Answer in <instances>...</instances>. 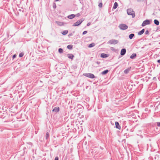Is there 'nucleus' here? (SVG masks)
I'll return each mask as SVG.
<instances>
[{
	"mask_svg": "<svg viewBox=\"0 0 160 160\" xmlns=\"http://www.w3.org/2000/svg\"><path fill=\"white\" fill-rule=\"evenodd\" d=\"M127 12L128 15H131L132 18H133L135 17V13L132 9L131 8L128 9L127 10Z\"/></svg>",
	"mask_w": 160,
	"mask_h": 160,
	"instance_id": "f257e3e1",
	"label": "nucleus"
},
{
	"mask_svg": "<svg viewBox=\"0 0 160 160\" xmlns=\"http://www.w3.org/2000/svg\"><path fill=\"white\" fill-rule=\"evenodd\" d=\"M83 75L85 77L89 78H90L93 79L95 78L94 75L92 73H84Z\"/></svg>",
	"mask_w": 160,
	"mask_h": 160,
	"instance_id": "f03ea898",
	"label": "nucleus"
},
{
	"mask_svg": "<svg viewBox=\"0 0 160 160\" xmlns=\"http://www.w3.org/2000/svg\"><path fill=\"white\" fill-rule=\"evenodd\" d=\"M120 29L122 30H125L128 29V26L125 24H121L119 26Z\"/></svg>",
	"mask_w": 160,
	"mask_h": 160,
	"instance_id": "7ed1b4c3",
	"label": "nucleus"
},
{
	"mask_svg": "<svg viewBox=\"0 0 160 160\" xmlns=\"http://www.w3.org/2000/svg\"><path fill=\"white\" fill-rule=\"evenodd\" d=\"M83 19H80L76 22L73 24L72 26H77L80 25L82 22L83 21Z\"/></svg>",
	"mask_w": 160,
	"mask_h": 160,
	"instance_id": "20e7f679",
	"label": "nucleus"
},
{
	"mask_svg": "<svg viewBox=\"0 0 160 160\" xmlns=\"http://www.w3.org/2000/svg\"><path fill=\"white\" fill-rule=\"evenodd\" d=\"M118 40L112 39L109 41L108 43H109L111 44H116L118 43Z\"/></svg>",
	"mask_w": 160,
	"mask_h": 160,
	"instance_id": "39448f33",
	"label": "nucleus"
},
{
	"mask_svg": "<svg viewBox=\"0 0 160 160\" xmlns=\"http://www.w3.org/2000/svg\"><path fill=\"white\" fill-rule=\"evenodd\" d=\"M150 24V21L149 20H146L144 21L142 24V27H144L147 25H149Z\"/></svg>",
	"mask_w": 160,
	"mask_h": 160,
	"instance_id": "423d86ee",
	"label": "nucleus"
},
{
	"mask_svg": "<svg viewBox=\"0 0 160 160\" xmlns=\"http://www.w3.org/2000/svg\"><path fill=\"white\" fill-rule=\"evenodd\" d=\"M126 49L125 48L122 49L120 52L121 55L122 56L124 55L126 53Z\"/></svg>",
	"mask_w": 160,
	"mask_h": 160,
	"instance_id": "0eeeda50",
	"label": "nucleus"
},
{
	"mask_svg": "<svg viewBox=\"0 0 160 160\" xmlns=\"http://www.w3.org/2000/svg\"><path fill=\"white\" fill-rule=\"evenodd\" d=\"M59 108L58 107H55L52 110L53 112H57L59 111Z\"/></svg>",
	"mask_w": 160,
	"mask_h": 160,
	"instance_id": "6e6552de",
	"label": "nucleus"
},
{
	"mask_svg": "<svg viewBox=\"0 0 160 160\" xmlns=\"http://www.w3.org/2000/svg\"><path fill=\"white\" fill-rule=\"evenodd\" d=\"M115 124L116 128H117L118 129L120 130V129H121V126L120 125L118 122H115Z\"/></svg>",
	"mask_w": 160,
	"mask_h": 160,
	"instance_id": "1a4fd4ad",
	"label": "nucleus"
},
{
	"mask_svg": "<svg viewBox=\"0 0 160 160\" xmlns=\"http://www.w3.org/2000/svg\"><path fill=\"white\" fill-rule=\"evenodd\" d=\"M109 56V55L108 54H105V53H102L101 55V57L102 58H106L108 57Z\"/></svg>",
	"mask_w": 160,
	"mask_h": 160,
	"instance_id": "9d476101",
	"label": "nucleus"
},
{
	"mask_svg": "<svg viewBox=\"0 0 160 160\" xmlns=\"http://www.w3.org/2000/svg\"><path fill=\"white\" fill-rule=\"evenodd\" d=\"M67 56L68 58L71 59L72 60H73V58L74 57V56L72 54H68Z\"/></svg>",
	"mask_w": 160,
	"mask_h": 160,
	"instance_id": "9b49d317",
	"label": "nucleus"
},
{
	"mask_svg": "<svg viewBox=\"0 0 160 160\" xmlns=\"http://www.w3.org/2000/svg\"><path fill=\"white\" fill-rule=\"evenodd\" d=\"M145 32V29H143L142 30L138 32V35H141L142 34Z\"/></svg>",
	"mask_w": 160,
	"mask_h": 160,
	"instance_id": "f8f14e48",
	"label": "nucleus"
},
{
	"mask_svg": "<svg viewBox=\"0 0 160 160\" xmlns=\"http://www.w3.org/2000/svg\"><path fill=\"white\" fill-rule=\"evenodd\" d=\"M75 17V15L73 14H71L68 16V18L69 19L73 18Z\"/></svg>",
	"mask_w": 160,
	"mask_h": 160,
	"instance_id": "ddd939ff",
	"label": "nucleus"
},
{
	"mask_svg": "<svg viewBox=\"0 0 160 160\" xmlns=\"http://www.w3.org/2000/svg\"><path fill=\"white\" fill-rule=\"evenodd\" d=\"M137 56V55L136 53L132 54L130 56V58L131 59H133L136 58Z\"/></svg>",
	"mask_w": 160,
	"mask_h": 160,
	"instance_id": "4468645a",
	"label": "nucleus"
},
{
	"mask_svg": "<svg viewBox=\"0 0 160 160\" xmlns=\"http://www.w3.org/2000/svg\"><path fill=\"white\" fill-rule=\"evenodd\" d=\"M130 70V68H128L126 69L124 71V72L125 74L128 73Z\"/></svg>",
	"mask_w": 160,
	"mask_h": 160,
	"instance_id": "2eb2a0df",
	"label": "nucleus"
},
{
	"mask_svg": "<svg viewBox=\"0 0 160 160\" xmlns=\"http://www.w3.org/2000/svg\"><path fill=\"white\" fill-rule=\"evenodd\" d=\"M154 24L157 25H159V22L158 20L157 19H155L154 20Z\"/></svg>",
	"mask_w": 160,
	"mask_h": 160,
	"instance_id": "dca6fc26",
	"label": "nucleus"
},
{
	"mask_svg": "<svg viewBox=\"0 0 160 160\" xmlns=\"http://www.w3.org/2000/svg\"><path fill=\"white\" fill-rule=\"evenodd\" d=\"M109 72L108 70H105L102 72V75H105L108 73Z\"/></svg>",
	"mask_w": 160,
	"mask_h": 160,
	"instance_id": "f3484780",
	"label": "nucleus"
},
{
	"mask_svg": "<svg viewBox=\"0 0 160 160\" xmlns=\"http://www.w3.org/2000/svg\"><path fill=\"white\" fill-rule=\"evenodd\" d=\"M135 36V35L134 34H133V33H132V34H130L129 35V38L130 39H132Z\"/></svg>",
	"mask_w": 160,
	"mask_h": 160,
	"instance_id": "a211bd4d",
	"label": "nucleus"
},
{
	"mask_svg": "<svg viewBox=\"0 0 160 160\" xmlns=\"http://www.w3.org/2000/svg\"><path fill=\"white\" fill-rule=\"evenodd\" d=\"M73 46L72 45H69L67 46V48L69 50H72Z\"/></svg>",
	"mask_w": 160,
	"mask_h": 160,
	"instance_id": "6ab92c4d",
	"label": "nucleus"
},
{
	"mask_svg": "<svg viewBox=\"0 0 160 160\" xmlns=\"http://www.w3.org/2000/svg\"><path fill=\"white\" fill-rule=\"evenodd\" d=\"M68 30H64L62 32V34L63 35H66L68 33Z\"/></svg>",
	"mask_w": 160,
	"mask_h": 160,
	"instance_id": "aec40b11",
	"label": "nucleus"
},
{
	"mask_svg": "<svg viewBox=\"0 0 160 160\" xmlns=\"http://www.w3.org/2000/svg\"><path fill=\"white\" fill-rule=\"evenodd\" d=\"M95 45V44L94 43H92L90 44L88 46V47L89 48H91L94 46Z\"/></svg>",
	"mask_w": 160,
	"mask_h": 160,
	"instance_id": "412c9836",
	"label": "nucleus"
},
{
	"mask_svg": "<svg viewBox=\"0 0 160 160\" xmlns=\"http://www.w3.org/2000/svg\"><path fill=\"white\" fill-rule=\"evenodd\" d=\"M118 6V4L117 2H115L114 3V6H113V8L116 9L117 8Z\"/></svg>",
	"mask_w": 160,
	"mask_h": 160,
	"instance_id": "4be33fe9",
	"label": "nucleus"
},
{
	"mask_svg": "<svg viewBox=\"0 0 160 160\" xmlns=\"http://www.w3.org/2000/svg\"><path fill=\"white\" fill-rule=\"evenodd\" d=\"M49 133L48 132H47L45 136L46 139L47 140L48 139L49 137Z\"/></svg>",
	"mask_w": 160,
	"mask_h": 160,
	"instance_id": "5701e85b",
	"label": "nucleus"
},
{
	"mask_svg": "<svg viewBox=\"0 0 160 160\" xmlns=\"http://www.w3.org/2000/svg\"><path fill=\"white\" fill-rule=\"evenodd\" d=\"M63 49L61 48H60L58 49V52L60 53H62L63 52Z\"/></svg>",
	"mask_w": 160,
	"mask_h": 160,
	"instance_id": "b1692460",
	"label": "nucleus"
},
{
	"mask_svg": "<svg viewBox=\"0 0 160 160\" xmlns=\"http://www.w3.org/2000/svg\"><path fill=\"white\" fill-rule=\"evenodd\" d=\"M24 55V53L23 52H21L19 54V57L21 58Z\"/></svg>",
	"mask_w": 160,
	"mask_h": 160,
	"instance_id": "393cba45",
	"label": "nucleus"
},
{
	"mask_svg": "<svg viewBox=\"0 0 160 160\" xmlns=\"http://www.w3.org/2000/svg\"><path fill=\"white\" fill-rule=\"evenodd\" d=\"M102 2H100L98 4V7L99 8H101L102 7Z\"/></svg>",
	"mask_w": 160,
	"mask_h": 160,
	"instance_id": "a878e982",
	"label": "nucleus"
},
{
	"mask_svg": "<svg viewBox=\"0 0 160 160\" xmlns=\"http://www.w3.org/2000/svg\"><path fill=\"white\" fill-rule=\"evenodd\" d=\"M145 34L146 35H148L149 34V32L148 30H146L145 32Z\"/></svg>",
	"mask_w": 160,
	"mask_h": 160,
	"instance_id": "bb28decb",
	"label": "nucleus"
},
{
	"mask_svg": "<svg viewBox=\"0 0 160 160\" xmlns=\"http://www.w3.org/2000/svg\"><path fill=\"white\" fill-rule=\"evenodd\" d=\"M53 8L54 9H55L56 8V3H54L53 4Z\"/></svg>",
	"mask_w": 160,
	"mask_h": 160,
	"instance_id": "cd10ccee",
	"label": "nucleus"
},
{
	"mask_svg": "<svg viewBox=\"0 0 160 160\" xmlns=\"http://www.w3.org/2000/svg\"><path fill=\"white\" fill-rule=\"evenodd\" d=\"M157 124L158 126L160 127V122H157Z\"/></svg>",
	"mask_w": 160,
	"mask_h": 160,
	"instance_id": "c85d7f7f",
	"label": "nucleus"
},
{
	"mask_svg": "<svg viewBox=\"0 0 160 160\" xmlns=\"http://www.w3.org/2000/svg\"><path fill=\"white\" fill-rule=\"evenodd\" d=\"M87 32V31H84L82 33V35H84L86 34Z\"/></svg>",
	"mask_w": 160,
	"mask_h": 160,
	"instance_id": "c756f323",
	"label": "nucleus"
},
{
	"mask_svg": "<svg viewBox=\"0 0 160 160\" xmlns=\"http://www.w3.org/2000/svg\"><path fill=\"white\" fill-rule=\"evenodd\" d=\"M111 50L113 51H114L115 50V49L113 47H111Z\"/></svg>",
	"mask_w": 160,
	"mask_h": 160,
	"instance_id": "7c9ffc66",
	"label": "nucleus"
},
{
	"mask_svg": "<svg viewBox=\"0 0 160 160\" xmlns=\"http://www.w3.org/2000/svg\"><path fill=\"white\" fill-rule=\"evenodd\" d=\"M73 35V34L72 33H69L68 35V36L69 37H70V36H72Z\"/></svg>",
	"mask_w": 160,
	"mask_h": 160,
	"instance_id": "2f4dec72",
	"label": "nucleus"
},
{
	"mask_svg": "<svg viewBox=\"0 0 160 160\" xmlns=\"http://www.w3.org/2000/svg\"><path fill=\"white\" fill-rule=\"evenodd\" d=\"M58 159L59 158L58 157H56L54 159V160H58Z\"/></svg>",
	"mask_w": 160,
	"mask_h": 160,
	"instance_id": "473e14b6",
	"label": "nucleus"
},
{
	"mask_svg": "<svg viewBox=\"0 0 160 160\" xmlns=\"http://www.w3.org/2000/svg\"><path fill=\"white\" fill-rule=\"evenodd\" d=\"M80 14L79 13H78L76 15V16L77 17H79V16H80Z\"/></svg>",
	"mask_w": 160,
	"mask_h": 160,
	"instance_id": "72a5a7b5",
	"label": "nucleus"
},
{
	"mask_svg": "<svg viewBox=\"0 0 160 160\" xmlns=\"http://www.w3.org/2000/svg\"><path fill=\"white\" fill-rule=\"evenodd\" d=\"M90 24H91V23H90V22H88V23L87 24V26H90Z\"/></svg>",
	"mask_w": 160,
	"mask_h": 160,
	"instance_id": "f704fd0d",
	"label": "nucleus"
},
{
	"mask_svg": "<svg viewBox=\"0 0 160 160\" xmlns=\"http://www.w3.org/2000/svg\"><path fill=\"white\" fill-rule=\"evenodd\" d=\"M16 57V55L14 54V55H13V56H12V58H15Z\"/></svg>",
	"mask_w": 160,
	"mask_h": 160,
	"instance_id": "c9c22d12",
	"label": "nucleus"
},
{
	"mask_svg": "<svg viewBox=\"0 0 160 160\" xmlns=\"http://www.w3.org/2000/svg\"><path fill=\"white\" fill-rule=\"evenodd\" d=\"M96 63L97 64H98V65H99V64H100V62L97 61V62H96Z\"/></svg>",
	"mask_w": 160,
	"mask_h": 160,
	"instance_id": "e433bc0d",
	"label": "nucleus"
},
{
	"mask_svg": "<svg viewBox=\"0 0 160 160\" xmlns=\"http://www.w3.org/2000/svg\"><path fill=\"white\" fill-rule=\"evenodd\" d=\"M157 62H158V63H160V59L158 60L157 61Z\"/></svg>",
	"mask_w": 160,
	"mask_h": 160,
	"instance_id": "4c0bfd02",
	"label": "nucleus"
},
{
	"mask_svg": "<svg viewBox=\"0 0 160 160\" xmlns=\"http://www.w3.org/2000/svg\"><path fill=\"white\" fill-rule=\"evenodd\" d=\"M59 0H55V1L56 2H57V1H59Z\"/></svg>",
	"mask_w": 160,
	"mask_h": 160,
	"instance_id": "58836bf2",
	"label": "nucleus"
},
{
	"mask_svg": "<svg viewBox=\"0 0 160 160\" xmlns=\"http://www.w3.org/2000/svg\"><path fill=\"white\" fill-rule=\"evenodd\" d=\"M159 11H160V8L159 9Z\"/></svg>",
	"mask_w": 160,
	"mask_h": 160,
	"instance_id": "ea45409f",
	"label": "nucleus"
}]
</instances>
